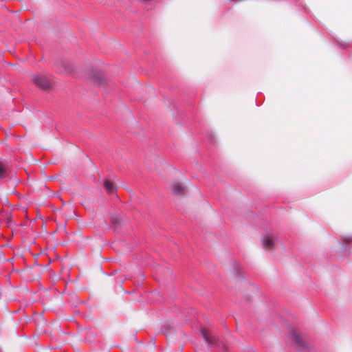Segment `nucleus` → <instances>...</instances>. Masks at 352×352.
<instances>
[{
	"label": "nucleus",
	"instance_id": "nucleus-1",
	"mask_svg": "<svg viewBox=\"0 0 352 352\" xmlns=\"http://www.w3.org/2000/svg\"><path fill=\"white\" fill-rule=\"evenodd\" d=\"M32 79L34 83L41 89L47 90L50 87L49 80L43 75L33 76Z\"/></svg>",
	"mask_w": 352,
	"mask_h": 352
},
{
	"label": "nucleus",
	"instance_id": "nucleus-2",
	"mask_svg": "<svg viewBox=\"0 0 352 352\" xmlns=\"http://www.w3.org/2000/svg\"><path fill=\"white\" fill-rule=\"evenodd\" d=\"M292 339L296 345V347L298 350H303L308 347V344L305 340H304L299 335L296 333L293 332L292 333Z\"/></svg>",
	"mask_w": 352,
	"mask_h": 352
},
{
	"label": "nucleus",
	"instance_id": "nucleus-3",
	"mask_svg": "<svg viewBox=\"0 0 352 352\" xmlns=\"http://www.w3.org/2000/svg\"><path fill=\"white\" fill-rule=\"evenodd\" d=\"M201 333L204 339L205 340V341L207 342L208 343V344H210V345L218 344L219 338L217 336L212 335L206 329H202L201 330Z\"/></svg>",
	"mask_w": 352,
	"mask_h": 352
},
{
	"label": "nucleus",
	"instance_id": "nucleus-4",
	"mask_svg": "<svg viewBox=\"0 0 352 352\" xmlns=\"http://www.w3.org/2000/svg\"><path fill=\"white\" fill-rule=\"evenodd\" d=\"M11 173L8 164L0 162V181H2Z\"/></svg>",
	"mask_w": 352,
	"mask_h": 352
},
{
	"label": "nucleus",
	"instance_id": "nucleus-5",
	"mask_svg": "<svg viewBox=\"0 0 352 352\" xmlns=\"http://www.w3.org/2000/svg\"><path fill=\"white\" fill-rule=\"evenodd\" d=\"M184 186L179 182L173 184V191L176 195H183L184 194Z\"/></svg>",
	"mask_w": 352,
	"mask_h": 352
},
{
	"label": "nucleus",
	"instance_id": "nucleus-6",
	"mask_svg": "<svg viewBox=\"0 0 352 352\" xmlns=\"http://www.w3.org/2000/svg\"><path fill=\"white\" fill-rule=\"evenodd\" d=\"M262 242L263 248L265 250H270L273 249L274 244L273 240L270 237H264Z\"/></svg>",
	"mask_w": 352,
	"mask_h": 352
},
{
	"label": "nucleus",
	"instance_id": "nucleus-7",
	"mask_svg": "<svg viewBox=\"0 0 352 352\" xmlns=\"http://www.w3.org/2000/svg\"><path fill=\"white\" fill-rule=\"evenodd\" d=\"M104 186L106 191L109 194H113V193L116 192V188L113 186V184L111 181L106 179L104 182Z\"/></svg>",
	"mask_w": 352,
	"mask_h": 352
},
{
	"label": "nucleus",
	"instance_id": "nucleus-8",
	"mask_svg": "<svg viewBox=\"0 0 352 352\" xmlns=\"http://www.w3.org/2000/svg\"><path fill=\"white\" fill-rule=\"evenodd\" d=\"M111 223L115 229H118L122 226L123 221L118 215H113L111 217Z\"/></svg>",
	"mask_w": 352,
	"mask_h": 352
},
{
	"label": "nucleus",
	"instance_id": "nucleus-9",
	"mask_svg": "<svg viewBox=\"0 0 352 352\" xmlns=\"http://www.w3.org/2000/svg\"><path fill=\"white\" fill-rule=\"evenodd\" d=\"M103 80V78L100 73L94 72V82L95 83H100Z\"/></svg>",
	"mask_w": 352,
	"mask_h": 352
}]
</instances>
